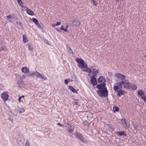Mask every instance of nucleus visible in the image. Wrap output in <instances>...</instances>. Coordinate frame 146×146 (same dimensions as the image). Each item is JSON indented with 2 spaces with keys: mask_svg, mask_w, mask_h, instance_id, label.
<instances>
[{
  "mask_svg": "<svg viewBox=\"0 0 146 146\" xmlns=\"http://www.w3.org/2000/svg\"><path fill=\"white\" fill-rule=\"evenodd\" d=\"M28 47H29V50H32V48H31V46L30 45H28Z\"/></svg>",
  "mask_w": 146,
  "mask_h": 146,
  "instance_id": "c03bdc74",
  "label": "nucleus"
},
{
  "mask_svg": "<svg viewBox=\"0 0 146 146\" xmlns=\"http://www.w3.org/2000/svg\"><path fill=\"white\" fill-rule=\"evenodd\" d=\"M68 131L69 132V133H71L74 131V129L69 128L68 129Z\"/></svg>",
  "mask_w": 146,
  "mask_h": 146,
  "instance_id": "7c9ffc66",
  "label": "nucleus"
},
{
  "mask_svg": "<svg viewBox=\"0 0 146 146\" xmlns=\"http://www.w3.org/2000/svg\"><path fill=\"white\" fill-rule=\"evenodd\" d=\"M93 74H94V75H92V76H94V77H95L97 76V74H95V73H93Z\"/></svg>",
  "mask_w": 146,
  "mask_h": 146,
  "instance_id": "8fccbe9b",
  "label": "nucleus"
},
{
  "mask_svg": "<svg viewBox=\"0 0 146 146\" xmlns=\"http://www.w3.org/2000/svg\"><path fill=\"white\" fill-rule=\"evenodd\" d=\"M145 94L144 91H143L142 90H140L137 91V94L140 96H144L145 95Z\"/></svg>",
  "mask_w": 146,
  "mask_h": 146,
  "instance_id": "4468645a",
  "label": "nucleus"
},
{
  "mask_svg": "<svg viewBox=\"0 0 146 146\" xmlns=\"http://www.w3.org/2000/svg\"><path fill=\"white\" fill-rule=\"evenodd\" d=\"M68 89L72 92L74 93H76V94L78 93V92L73 87L71 86H69Z\"/></svg>",
  "mask_w": 146,
  "mask_h": 146,
  "instance_id": "2eb2a0df",
  "label": "nucleus"
},
{
  "mask_svg": "<svg viewBox=\"0 0 146 146\" xmlns=\"http://www.w3.org/2000/svg\"><path fill=\"white\" fill-rule=\"evenodd\" d=\"M92 1L93 2V5H96L97 4L96 1L94 0H93Z\"/></svg>",
  "mask_w": 146,
  "mask_h": 146,
  "instance_id": "e433bc0d",
  "label": "nucleus"
},
{
  "mask_svg": "<svg viewBox=\"0 0 146 146\" xmlns=\"http://www.w3.org/2000/svg\"><path fill=\"white\" fill-rule=\"evenodd\" d=\"M121 83L122 85L124 87L126 88H129V86L130 84L128 81L127 80L121 81Z\"/></svg>",
  "mask_w": 146,
  "mask_h": 146,
  "instance_id": "423d86ee",
  "label": "nucleus"
},
{
  "mask_svg": "<svg viewBox=\"0 0 146 146\" xmlns=\"http://www.w3.org/2000/svg\"><path fill=\"white\" fill-rule=\"evenodd\" d=\"M145 111H146V110H145Z\"/></svg>",
  "mask_w": 146,
  "mask_h": 146,
  "instance_id": "e2e57ef3",
  "label": "nucleus"
},
{
  "mask_svg": "<svg viewBox=\"0 0 146 146\" xmlns=\"http://www.w3.org/2000/svg\"><path fill=\"white\" fill-rule=\"evenodd\" d=\"M68 26H67L66 27V28L64 29V31L65 32H67V28H68Z\"/></svg>",
  "mask_w": 146,
  "mask_h": 146,
  "instance_id": "ea45409f",
  "label": "nucleus"
},
{
  "mask_svg": "<svg viewBox=\"0 0 146 146\" xmlns=\"http://www.w3.org/2000/svg\"><path fill=\"white\" fill-rule=\"evenodd\" d=\"M23 77H24V78H25V77L24 76H23Z\"/></svg>",
  "mask_w": 146,
  "mask_h": 146,
  "instance_id": "bf43d9fd",
  "label": "nucleus"
},
{
  "mask_svg": "<svg viewBox=\"0 0 146 146\" xmlns=\"http://www.w3.org/2000/svg\"><path fill=\"white\" fill-rule=\"evenodd\" d=\"M67 48L68 51L69 52H70V53H72V54L73 53V52L72 51V49H71L70 47V46H67Z\"/></svg>",
  "mask_w": 146,
  "mask_h": 146,
  "instance_id": "412c9836",
  "label": "nucleus"
},
{
  "mask_svg": "<svg viewBox=\"0 0 146 146\" xmlns=\"http://www.w3.org/2000/svg\"><path fill=\"white\" fill-rule=\"evenodd\" d=\"M16 79H17L21 78V76H20L18 74H16Z\"/></svg>",
  "mask_w": 146,
  "mask_h": 146,
  "instance_id": "c9c22d12",
  "label": "nucleus"
},
{
  "mask_svg": "<svg viewBox=\"0 0 146 146\" xmlns=\"http://www.w3.org/2000/svg\"><path fill=\"white\" fill-rule=\"evenodd\" d=\"M37 73V72H30L28 74L27 76L29 77H33L35 76H36V75L35 74H36V73Z\"/></svg>",
  "mask_w": 146,
  "mask_h": 146,
  "instance_id": "a211bd4d",
  "label": "nucleus"
},
{
  "mask_svg": "<svg viewBox=\"0 0 146 146\" xmlns=\"http://www.w3.org/2000/svg\"><path fill=\"white\" fill-rule=\"evenodd\" d=\"M76 137H77L82 142L84 143L85 141L83 139L84 137L83 136L82 134L80 133H76L74 134Z\"/></svg>",
  "mask_w": 146,
  "mask_h": 146,
  "instance_id": "39448f33",
  "label": "nucleus"
},
{
  "mask_svg": "<svg viewBox=\"0 0 146 146\" xmlns=\"http://www.w3.org/2000/svg\"><path fill=\"white\" fill-rule=\"evenodd\" d=\"M113 111L114 112L116 111H119V108L117 106H115L113 108Z\"/></svg>",
  "mask_w": 146,
  "mask_h": 146,
  "instance_id": "b1692460",
  "label": "nucleus"
},
{
  "mask_svg": "<svg viewBox=\"0 0 146 146\" xmlns=\"http://www.w3.org/2000/svg\"><path fill=\"white\" fill-rule=\"evenodd\" d=\"M3 48L2 46V45H0V51L3 50Z\"/></svg>",
  "mask_w": 146,
  "mask_h": 146,
  "instance_id": "a19ab883",
  "label": "nucleus"
},
{
  "mask_svg": "<svg viewBox=\"0 0 146 146\" xmlns=\"http://www.w3.org/2000/svg\"><path fill=\"white\" fill-rule=\"evenodd\" d=\"M23 77H24V78H25V77L24 76H23Z\"/></svg>",
  "mask_w": 146,
  "mask_h": 146,
  "instance_id": "4d7b16f0",
  "label": "nucleus"
},
{
  "mask_svg": "<svg viewBox=\"0 0 146 146\" xmlns=\"http://www.w3.org/2000/svg\"><path fill=\"white\" fill-rule=\"evenodd\" d=\"M91 82L92 84L94 86H96L97 84V82L96 78L94 77V76H92L91 77Z\"/></svg>",
  "mask_w": 146,
  "mask_h": 146,
  "instance_id": "9b49d317",
  "label": "nucleus"
},
{
  "mask_svg": "<svg viewBox=\"0 0 146 146\" xmlns=\"http://www.w3.org/2000/svg\"><path fill=\"white\" fill-rule=\"evenodd\" d=\"M56 29L58 32H60V31L57 28H56Z\"/></svg>",
  "mask_w": 146,
  "mask_h": 146,
  "instance_id": "864d4df0",
  "label": "nucleus"
},
{
  "mask_svg": "<svg viewBox=\"0 0 146 146\" xmlns=\"http://www.w3.org/2000/svg\"><path fill=\"white\" fill-rule=\"evenodd\" d=\"M78 23V21L76 20H74L73 21L72 24L74 26H76Z\"/></svg>",
  "mask_w": 146,
  "mask_h": 146,
  "instance_id": "bb28decb",
  "label": "nucleus"
},
{
  "mask_svg": "<svg viewBox=\"0 0 146 146\" xmlns=\"http://www.w3.org/2000/svg\"><path fill=\"white\" fill-rule=\"evenodd\" d=\"M75 60L78 63V66L80 68H86L85 70H83V71H86V72L91 73L92 72V70L89 68H88L87 65L86 63L82 58H75Z\"/></svg>",
  "mask_w": 146,
  "mask_h": 146,
  "instance_id": "f257e3e1",
  "label": "nucleus"
},
{
  "mask_svg": "<svg viewBox=\"0 0 146 146\" xmlns=\"http://www.w3.org/2000/svg\"><path fill=\"white\" fill-rule=\"evenodd\" d=\"M17 143L19 145H20V146H21L22 145V143H19V141H17Z\"/></svg>",
  "mask_w": 146,
  "mask_h": 146,
  "instance_id": "49530a36",
  "label": "nucleus"
},
{
  "mask_svg": "<svg viewBox=\"0 0 146 146\" xmlns=\"http://www.w3.org/2000/svg\"><path fill=\"white\" fill-rule=\"evenodd\" d=\"M21 7L22 8V10L23 11L26 10L27 11V10H28L27 8L26 7H24L22 5V6Z\"/></svg>",
  "mask_w": 146,
  "mask_h": 146,
  "instance_id": "473e14b6",
  "label": "nucleus"
},
{
  "mask_svg": "<svg viewBox=\"0 0 146 146\" xmlns=\"http://www.w3.org/2000/svg\"><path fill=\"white\" fill-rule=\"evenodd\" d=\"M118 92L117 96H121L122 95H123L124 94L125 92L123 90H121L117 91Z\"/></svg>",
  "mask_w": 146,
  "mask_h": 146,
  "instance_id": "dca6fc26",
  "label": "nucleus"
},
{
  "mask_svg": "<svg viewBox=\"0 0 146 146\" xmlns=\"http://www.w3.org/2000/svg\"><path fill=\"white\" fill-rule=\"evenodd\" d=\"M9 96L8 92L6 91L3 92L1 95V98L4 102L8 100Z\"/></svg>",
  "mask_w": 146,
  "mask_h": 146,
  "instance_id": "7ed1b4c3",
  "label": "nucleus"
},
{
  "mask_svg": "<svg viewBox=\"0 0 146 146\" xmlns=\"http://www.w3.org/2000/svg\"><path fill=\"white\" fill-rule=\"evenodd\" d=\"M24 97H25V96H21L20 97L21 98V99L23 98V100L24 99Z\"/></svg>",
  "mask_w": 146,
  "mask_h": 146,
  "instance_id": "09e8293b",
  "label": "nucleus"
},
{
  "mask_svg": "<svg viewBox=\"0 0 146 146\" xmlns=\"http://www.w3.org/2000/svg\"><path fill=\"white\" fill-rule=\"evenodd\" d=\"M97 93L99 96L102 98H106L108 95V91L107 88L102 90H98Z\"/></svg>",
  "mask_w": 146,
  "mask_h": 146,
  "instance_id": "f03ea898",
  "label": "nucleus"
},
{
  "mask_svg": "<svg viewBox=\"0 0 146 146\" xmlns=\"http://www.w3.org/2000/svg\"><path fill=\"white\" fill-rule=\"evenodd\" d=\"M121 82L118 83L115 85L113 86V88L115 91H118L122 89V86Z\"/></svg>",
  "mask_w": 146,
  "mask_h": 146,
  "instance_id": "20e7f679",
  "label": "nucleus"
},
{
  "mask_svg": "<svg viewBox=\"0 0 146 146\" xmlns=\"http://www.w3.org/2000/svg\"><path fill=\"white\" fill-rule=\"evenodd\" d=\"M115 76L117 78L121 79V80H125V75L120 73H117L116 74Z\"/></svg>",
  "mask_w": 146,
  "mask_h": 146,
  "instance_id": "9d476101",
  "label": "nucleus"
},
{
  "mask_svg": "<svg viewBox=\"0 0 146 146\" xmlns=\"http://www.w3.org/2000/svg\"><path fill=\"white\" fill-rule=\"evenodd\" d=\"M17 1L18 4L21 6V7H22L23 3L21 1V0H17Z\"/></svg>",
  "mask_w": 146,
  "mask_h": 146,
  "instance_id": "a878e982",
  "label": "nucleus"
},
{
  "mask_svg": "<svg viewBox=\"0 0 146 146\" xmlns=\"http://www.w3.org/2000/svg\"><path fill=\"white\" fill-rule=\"evenodd\" d=\"M129 88H131L133 90H135L137 89V86L133 84H130V85L129 86Z\"/></svg>",
  "mask_w": 146,
  "mask_h": 146,
  "instance_id": "f3484780",
  "label": "nucleus"
},
{
  "mask_svg": "<svg viewBox=\"0 0 146 146\" xmlns=\"http://www.w3.org/2000/svg\"><path fill=\"white\" fill-rule=\"evenodd\" d=\"M93 73L98 74V70L95 68H94L93 69Z\"/></svg>",
  "mask_w": 146,
  "mask_h": 146,
  "instance_id": "cd10ccee",
  "label": "nucleus"
},
{
  "mask_svg": "<svg viewBox=\"0 0 146 146\" xmlns=\"http://www.w3.org/2000/svg\"><path fill=\"white\" fill-rule=\"evenodd\" d=\"M35 74L38 78H40L43 80L46 79V78L44 75L40 74L38 72H37V73H36V74Z\"/></svg>",
  "mask_w": 146,
  "mask_h": 146,
  "instance_id": "6e6552de",
  "label": "nucleus"
},
{
  "mask_svg": "<svg viewBox=\"0 0 146 146\" xmlns=\"http://www.w3.org/2000/svg\"><path fill=\"white\" fill-rule=\"evenodd\" d=\"M25 145V146H29L30 144H29V141H28V140H27L26 141Z\"/></svg>",
  "mask_w": 146,
  "mask_h": 146,
  "instance_id": "f704fd0d",
  "label": "nucleus"
},
{
  "mask_svg": "<svg viewBox=\"0 0 146 146\" xmlns=\"http://www.w3.org/2000/svg\"><path fill=\"white\" fill-rule=\"evenodd\" d=\"M61 24V23L60 22H58L56 24H55V25L56 26H58L60 25Z\"/></svg>",
  "mask_w": 146,
  "mask_h": 146,
  "instance_id": "4c0bfd02",
  "label": "nucleus"
},
{
  "mask_svg": "<svg viewBox=\"0 0 146 146\" xmlns=\"http://www.w3.org/2000/svg\"><path fill=\"white\" fill-rule=\"evenodd\" d=\"M41 25H40L39 23L38 22L37 23V24H36V26L39 29H42V23H41Z\"/></svg>",
  "mask_w": 146,
  "mask_h": 146,
  "instance_id": "4be33fe9",
  "label": "nucleus"
},
{
  "mask_svg": "<svg viewBox=\"0 0 146 146\" xmlns=\"http://www.w3.org/2000/svg\"><path fill=\"white\" fill-rule=\"evenodd\" d=\"M21 70L23 72L26 73L29 72V69L26 67H24L22 68Z\"/></svg>",
  "mask_w": 146,
  "mask_h": 146,
  "instance_id": "ddd939ff",
  "label": "nucleus"
},
{
  "mask_svg": "<svg viewBox=\"0 0 146 146\" xmlns=\"http://www.w3.org/2000/svg\"><path fill=\"white\" fill-rule=\"evenodd\" d=\"M113 129L112 128V130L113 131Z\"/></svg>",
  "mask_w": 146,
  "mask_h": 146,
  "instance_id": "680f3d73",
  "label": "nucleus"
},
{
  "mask_svg": "<svg viewBox=\"0 0 146 146\" xmlns=\"http://www.w3.org/2000/svg\"><path fill=\"white\" fill-rule=\"evenodd\" d=\"M13 17V16L12 15H8L7 16V19H11Z\"/></svg>",
  "mask_w": 146,
  "mask_h": 146,
  "instance_id": "72a5a7b5",
  "label": "nucleus"
},
{
  "mask_svg": "<svg viewBox=\"0 0 146 146\" xmlns=\"http://www.w3.org/2000/svg\"><path fill=\"white\" fill-rule=\"evenodd\" d=\"M3 86L2 84H0V88H3Z\"/></svg>",
  "mask_w": 146,
  "mask_h": 146,
  "instance_id": "3c124183",
  "label": "nucleus"
},
{
  "mask_svg": "<svg viewBox=\"0 0 146 146\" xmlns=\"http://www.w3.org/2000/svg\"><path fill=\"white\" fill-rule=\"evenodd\" d=\"M57 124L59 126L61 127H63V126L62 124H61L60 123H57Z\"/></svg>",
  "mask_w": 146,
  "mask_h": 146,
  "instance_id": "37998d69",
  "label": "nucleus"
},
{
  "mask_svg": "<svg viewBox=\"0 0 146 146\" xmlns=\"http://www.w3.org/2000/svg\"><path fill=\"white\" fill-rule=\"evenodd\" d=\"M32 21L35 23V24H37V23L38 22L37 20L36 19L34 18H33Z\"/></svg>",
  "mask_w": 146,
  "mask_h": 146,
  "instance_id": "393cba45",
  "label": "nucleus"
},
{
  "mask_svg": "<svg viewBox=\"0 0 146 146\" xmlns=\"http://www.w3.org/2000/svg\"><path fill=\"white\" fill-rule=\"evenodd\" d=\"M23 40L24 42H28V39L27 37L25 35H23Z\"/></svg>",
  "mask_w": 146,
  "mask_h": 146,
  "instance_id": "aec40b11",
  "label": "nucleus"
},
{
  "mask_svg": "<svg viewBox=\"0 0 146 146\" xmlns=\"http://www.w3.org/2000/svg\"><path fill=\"white\" fill-rule=\"evenodd\" d=\"M123 135H124L125 137H126V133H125V132L124 131V133H123Z\"/></svg>",
  "mask_w": 146,
  "mask_h": 146,
  "instance_id": "603ef678",
  "label": "nucleus"
},
{
  "mask_svg": "<svg viewBox=\"0 0 146 146\" xmlns=\"http://www.w3.org/2000/svg\"><path fill=\"white\" fill-rule=\"evenodd\" d=\"M121 124L124 127L126 128L127 127V125L126 122V120L125 119L122 118L121 119Z\"/></svg>",
  "mask_w": 146,
  "mask_h": 146,
  "instance_id": "f8f14e48",
  "label": "nucleus"
},
{
  "mask_svg": "<svg viewBox=\"0 0 146 146\" xmlns=\"http://www.w3.org/2000/svg\"><path fill=\"white\" fill-rule=\"evenodd\" d=\"M26 12L28 14L30 15L33 16L34 15V12L32 11L30 9H28Z\"/></svg>",
  "mask_w": 146,
  "mask_h": 146,
  "instance_id": "6ab92c4d",
  "label": "nucleus"
},
{
  "mask_svg": "<svg viewBox=\"0 0 146 146\" xmlns=\"http://www.w3.org/2000/svg\"><path fill=\"white\" fill-rule=\"evenodd\" d=\"M72 127V126H69V127Z\"/></svg>",
  "mask_w": 146,
  "mask_h": 146,
  "instance_id": "6e6d98bb",
  "label": "nucleus"
},
{
  "mask_svg": "<svg viewBox=\"0 0 146 146\" xmlns=\"http://www.w3.org/2000/svg\"><path fill=\"white\" fill-rule=\"evenodd\" d=\"M70 81V79H65L64 81V83L66 84H67L69 81Z\"/></svg>",
  "mask_w": 146,
  "mask_h": 146,
  "instance_id": "2f4dec72",
  "label": "nucleus"
},
{
  "mask_svg": "<svg viewBox=\"0 0 146 146\" xmlns=\"http://www.w3.org/2000/svg\"><path fill=\"white\" fill-rule=\"evenodd\" d=\"M18 101L19 102H21V101H23V100H22V99L21 98H20V97H19V99H18Z\"/></svg>",
  "mask_w": 146,
  "mask_h": 146,
  "instance_id": "58836bf2",
  "label": "nucleus"
},
{
  "mask_svg": "<svg viewBox=\"0 0 146 146\" xmlns=\"http://www.w3.org/2000/svg\"><path fill=\"white\" fill-rule=\"evenodd\" d=\"M23 77H24V78H25V77L24 76H23Z\"/></svg>",
  "mask_w": 146,
  "mask_h": 146,
  "instance_id": "13d9d810",
  "label": "nucleus"
},
{
  "mask_svg": "<svg viewBox=\"0 0 146 146\" xmlns=\"http://www.w3.org/2000/svg\"><path fill=\"white\" fill-rule=\"evenodd\" d=\"M124 133V131H117L116 132V133L117 134H118L119 136H122L123 135V133Z\"/></svg>",
  "mask_w": 146,
  "mask_h": 146,
  "instance_id": "5701e85b",
  "label": "nucleus"
},
{
  "mask_svg": "<svg viewBox=\"0 0 146 146\" xmlns=\"http://www.w3.org/2000/svg\"><path fill=\"white\" fill-rule=\"evenodd\" d=\"M141 98L144 102H146V95H145L144 96H141Z\"/></svg>",
  "mask_w": 146,
  "mask_h": 146,
  "instance_id": "c756f323",
  "label": "nucleus"
},
{
  "mask_svg": "<svg viewBox=\"0 0 146 146\" xmlns=\"http://www.w3.org/2000/svg\"><path fill=\"white\" fill-rule=\"evenodd\" d=\"M25 109L23 108H20L19 110V112L20 113H23L25 111Z\"/></svg>",
  "mask_w": 146,
  "mask_h": 146,
  "instance_id": "c85d7f7f",
  "label": "nucleus"
},
{
  "mask_svg": "<svg viewBox=\"0 0 146 146\" xmlns=\"http://www.w3.org/2000/svg\"><path fill=\"white\" fill-rule=\"evenodd\" d=\"M60 29L61 30L64 31V29L63 28V26L62 25H61V27H60Z\"/></svg>",
  "mask_w": 146,
  "mask_h": 146,
  "instance_id": "79ce46f5",
  "label": "nucleus"
},
{
  "mask_svg": "<svg viewBox=\"0 0 146 146\" xmlns=\"http://www.w3.org/2000/svg\"><path fill=\"white\" fill-rule=\"evenodd\" d=\"M9 20V22H12L11 21V20Z\"/></svg>",
  "mask_w": 146,
  "mask_h": 146,
  "instance_id": "5fc2aeb1",
  "label": "nucleus"
},
{
  "mask_svg": "<svg viewBox=\"0 0 146 146\" xmlns=\"http://www.w3.org/2000/svg\"><path fill=\"white\" fill-rule=\"evenodd\" d=\"M52 27H55V26H56V25H55V24H52Z\"/></svg>",
  "mask_w": 146,
  "mask_h": 146,
  "instance_id": "de8ad7c7",
  "label": "nucleus"
},
{
  "mask_svg": "<svg viewBox=\"0 0 146 146\" xmlns=\"http://www.w3.org/2000/svg\"><path fill=\"white\" fill-rule=\"evenodd\" d=\"M96 88L99 90H102L107 88L105 83L98 84L96 86Z\"/></svg>",
  "mask_w": 146,
  "mask_h": 146,
  "instance_id": "0eeeda50",
  "label": "nucleus"
},
{
  "mask_svg": "<svg viewBox=\"0 0 146 146\" xmlns=\"http://www.w3.org/2000/svg\"><path fill=\"white\" fill-rule=\"evenodd\" d=\"M45 42L48 44V45H50L49 44H48V43H49V42L47 40H45Z\"/></svg>",
  "mask_w": 146,
  "mask_h": 146,
  "instance_id": "a18cd8bd",
  "label": "nucleus"
},
{
  "mask_svg": "<svg viewBox=\"0 0 146 146\" xmlns=\"http://www.w3.org/2000/svg\"><path fill=\"white\" fill-rule=\"evenodd\" d=\"M98 82L99 84H102L105 83V82H106V80L104 77L101 76L98 79Z\"/></svg>",
  "mask_w": 146,
  "mask_h": 146,
  "instance_id": "1a4fd4ad",
  "label": "nucleus"
},
{
  "mask_svg": "<svg viewBox=\"0 0 146 146\" xmlns=\"http://www.w3.org/2000/svg\"><path fill=\"white\" fill-rule=\"evenodd\" d=\"M145 57H146V54L145 56Z\"/></svg>",
  "mask_w": 146,
  "mask_h": 146,
  "instance_id": "052dcab7",
  "label": "nucleus"
}]
</instances>
